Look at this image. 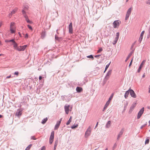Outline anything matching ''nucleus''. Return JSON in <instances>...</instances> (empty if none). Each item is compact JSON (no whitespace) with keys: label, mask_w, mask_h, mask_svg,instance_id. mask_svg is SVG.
<instances>
[{"label":"nucleus","mask_w":150,"mask_h":150,"mask_svg":"<svg viewBox=\"0 0 150 150\" xmlns=\"http://www.w3.org/2000/svg\"><path fill=\"white\" fill-rule=\"evenodd\" d=\"M27 9V8L26 7H24V10H23L22 11V14L24 17L25 18V20L28 23H31V22L30 21V20L28 19V17L27 15L26 14V12L24 11V10L25 9Z\"/></svg>","instance_id":"1"},{"label":"nucleus","mask_w":150,"mask_h":150,"mask_svg":"<svg viewBox=\"0 0 150 150\" xmlns=\"http://www.w3.org/2000/svg\"><path fill=\"white\" fill-rule=\"evenodd\" d=\"M113 96V94H112L110 97H109L108 100L107 102L104 105V107L103 110V111H105V109L107 108L108 107L109 105V104L110 101L112 100V98Z\"/></svg>","instance_id":"2"},{"label":"nucleus","mask_w":150,"mask_h":150,"mask_svg":"<svg viewBox=\"0 0 150 150\" xmlns=\"http://www.w3.org/2000/svg\"><path fill=\"white\" fill-rule=\"evenodd\" d=\"M112 70H110L107 72V73L104 78V83H105L107 81V80L109 78V76L111 74V73H112Z\"/></svg>","instance_id":"3"},{"label":"nucleus","mask_w":150,"mask_h":150,"mask_svg":"<svg viewBox=\"0 0 150 150\" xmlns=\"http://www.w3.org/2000/svg\"><path fill=\"white\" fill-rule=\"evenodd\" d=\"M144 110V108L143 107L139 112L137 117L138 119H139L143 114Z\"/></svg>","instance_id":"4"},{"label":"nucleus","mask_w":150,"mask_h":150,"mask_svg":"<svg viewBox=\"0 0 150 150\" xmlns=\"http://www.w3.org/2000/svg\"><path fill=\"white\" fill-rule=\"evenodd\" d=\"M121 22L118 20L115 21L113 23V27L116 28L119 26Z\"/></svg>","instance_id":"5"},{"label":"nucleus","mask_w":150,"mask_h":150,"mask_svg":"<svg viewBox=\"0 0 150 150\" xmlns=\"http://www.w3.org/2000/svg\"><path fill=\"white\" fill-rule=\"evenodd\" d=\"M130 91V94L131 96L133 98H135L136 97V95L134 91L131 88L129 89Z\"/></svg>","instance_id":"6"},{"label":"nucleus","mask_w":150,"mask_h":150,"mask_svg":"<svg viewBox=\"0 0 150 150\" xmlns=\"http://www.w3.org/2000/svg\"><path fill=\"white\" fill-rule=\"evenodd\" d=\"M91 131V128L89 127L85 133V136L86 137H88L90 134Z\"/></svg>","instance_id":"7"},{"label":"nucleus","mask_w":150,"mask_h":150,"mask_svg":"<svg viewBox=\"0 0 150 150\" xmlns=\"http://www.w3.org/2000/svg\"><path fill=\"white\" fill-rule=\"evenodd\" d=\"M69 31L70 33H73L72 23H70L69 26Z\"/></svg>","instance_id":"8"},{"label":"nucleus","mask_w":150,"mask_h":150,"mask_svg":"<svg viewBox=\"0 0 150 150\" xmlns=\"http://www.w3.org/2000/svg\"><path fill=\"white\" fill-rule=\"evenodd\" d=\"M27 47V45H24L23 46H20V48H17V50L19 51H24Z\"/></svg>","instance_id":"9"},{"label":"nucleus","mask_w":150,"mask_h":150,"mask_svg":"<svg viewBox=\"0 0 150 150\" xmlns=\"http://www.w3.org/2000/svg\"><path fill=\"white\" fill-rule=\"evenodd\" d=\"M124 129H122L120 131V132H119V133L118 136H117V140H118L120 137H121V136H122V135L123 133V132H124Z\"/></svg>","instance_id":"10"},{"label":"nucleus","mask_w":150,"mask_h":150,"mask_svg":"<svg viewBox=\"0 0 150 150\" xmlns=\"http://www.w3.org/2000/svg\"><path fill=\"white\" fill-rule=\"evenodd\" d=\"M145 31H143L142 33H141V35H140V37L139 39V42L140 43L142 40L143 38V37L144 35V33Z\"/></svg>","instance_id":"11"},{"label":"nucleus","mask_w":150,"mask_h":150,"mask_svg":"<svg viewBox=\"0 0 150 150\" xmlns=\"http://www.w3.org/2000/svg\"><path fill=\"white\" fill-rule=\"evenodd\" d=\"M70 105H68L67 106H64V109L66 113L68 114L69 112V108Z\"/></svg>","instance_id":"12"},{"label":"nucleus","mask_w":150,"mask_h":150,"mask_svg":"<svg viewBox=\"0 0 150 150\" xmlns=\"http://www.w3.org/2000/svg\"><path fill=\"white\" fill-rule=\"evenodd\" d=\"M16 115L18 117H20L22 115V111L19 110H18L16 112Z\"/></svg>","instance_id":"13"},{"label":"nucleus","mask_w":150,"mask_h":150,"mask_svg":"<svg viewBox=\"0 0 150 150\" xmlns=\"http://www.w3.org/2000/svg\"><path fill=\"white\" fill-rule=\"evenodd\" d=\"M54 132L52 131L51 134L50 138V140H54Z\"/></svg>","instance_id":"14"},{"label":"nucleus","mask_w":150,"mask_h":150,"mask_svg":"<svg viewBox=\"0 0 150 150\" xmlns=\"http://www.w3.org/2000/svg\"><path fill=\"white\" fill-rule=\"evenodd\" d=\"M130 93V91H129V89L126 92L125 94L124 97L125 98H128V96Z\"/></svg>","instance_id":"15"},{"label":"nucleus","mask_w":150,"mask_h":150,"mask_svg":"<svg viewBox=\"0 0 150 150\" xmlns=\"http://www.w3.org/2000/svg\"><path fill=\"white\" fill-rule=\"evenodd\" d=\"M17 8L14 9L11 12V13L9 14V16L10 17L12 16V14L15 13L16 12V11H17Z\"/></svg>","instance_id":"16"},{"label":"nucleus","mask_w":150,"mask_h":150,"mask_svg":"<svg viewBox=\"0 0 150 150\" xmlns=\"http://www.w3.org/2000/svg\"><path fill=\"white\" fill-rule=\"evenodd\" d=\"M60 124V123H59V122H57V124L55 125L54 127L55 130H57Z\"/></svg>","instance_id":"17"},{"label":"nucleus","mask_w":150,"mask_h":150,"mask_svg":"<svg viewBox=\"0 0 150 150\" xmlns=\"http://www.w3.org/2000/svg\"><path fill=\"white\" fill-rule=\"evenodd\" d=\"M76 90L77 92L78 93L81 92L83 90L82 88L78 86L76 87Z\"/></svg>","instance_id":"18"},{"label":"nucleus","mask_w":150,"mask_h":150,"mask_svg":"<svg viewBox=\"0 0 150 150\" xmlns=\"http://www.w3.org/2000/svg\"><path fill=\"white\" fill-rule=\"evenodd\" d=\"M143 62H142L141 63V64H140V65L139 67V68L137 70L138 72L139 73L140 72V71L141 70V69L143 67Z\"/></svg>","instance_id":"19"},{"label":"nucleus","mask_w":150,"mask_h":150,"mask_svg":"<svg viewBox=\"0 0 150 150\" xmlns=\"http://www.w3.org/2000/svg\"><path fill=\"white\" fill-rule=\"evenodd\" d=\"M133 51H132V52H131L129 54V55H128V56L127 57L125 60V61L126 62H127V61L128 60V59H129V58H130V56H131V55H132V53H133Z\"/></svg>","instance_id":"20"},{"label":"nucleus","mask_w":150,"mask_h":150,"mask_svg":"<svg viewBox=\"0 0 150 150\" xmlns=\"http://www.w3.org/2000/svg\"><path fill=\"white\" fill-rule=\"evenodd\" d=\"M55 39L56 40L58 41H60L61 40H62V38L60 37H59L57 36V35H55Z\"/></svg>","instance_id":"21"},{"label":"nucleus","mask_w":150,"mask_h":150,"mask_svg":"<svg viewBox=\"0 0 150 150\" xmlns=\"http://www.w3.org/2000/svg\"><path fill=\"white\" fill-rule=\"evenodd\" d=\"M58 143V141L57 140H56L55 142L54 147V150H55L56 148V147Z\"/></svg>","instance_id":"22"},{"label":"nucleus","mask_w":150,"mask_h":150,"mask_svg":"<svg viewBox=\"0 0 150 150\" xmlns=\"http://www.w3.org/2000/svg\"><path fill=\"white\" fill-rule=\"evenodd\" d=\"M48 120V119H47V117H46L45 118H44L42 121V122H41V123L42 124H45L47 122V121Z\"/></svg>","instance_id":"23"},{"label":"nucleus","mask_w":150,"mask_h":150,"mask_svg":"<svg viewBox=\"0 0 150 150\" xmlns=\"http://www.w3.org/2000/svg\"><path fill=\"white\" fill-rule=\"evenodd\" d=\"M132 9V7L128 9V10L127 12V13L130 15L131 13Z\"/></svg>","instance_id":"24"},{"label":"nucleus","mask_w":150,"mask_h":150,"mask_svg":"<svg viewBox=\"0 0 150 150\" xmlns=\"http://www.w3.org/2000/svg\"><path fill=\"white\" fill-rule=\"evenodd\" d=\"M45 36V33L44 31H42L41 34V38L42 39H43Z\"/></svg>","instance_id":"25"},{"label":"nucleus","mask_w":150,"mask_h":150,"mask_svg":"<svg viewBox=\"0 0 150 150\" xmlns=\"http://www.w3.org/2000/svg\"><path fill=\"white\" fill-rule=\"evenodd\" d=\"M136 103H133L132 106L130 107V109L131 110H132L134 109V108L136 106Z\"/></svg>","instance_id":"26"},{"label":"nucleus","mask_w":150,"mask_h":150,"mask_svg":"<svg viewBox=\"0 0 150 150\" xmlns=\"http://www.w3.org/2000/svg\"><path fill=\"white\" fill-rule=\"evenodd\" d=\"M111 123L110 121H108L107 124H106V126L107 128H109L110 126V124Z\"/></svg>","instance_id":"27"},{"label":"nucleus","mask_w":150,"mask_h":150,"mask_svg":"<svg viewBox=\"0 0 150 150\" xmlns=\"http://www.w3.org/2000/svg\"><path fill=\"white\" fill-rule=\"evenodd\" d=\"M14 28H10V30L11 33H15V30Z\"/></svg>","instance_id":"28"},{"label":"nucleus","mask_w":150,"mask_h":150,"mask_svg":"<svg viewBox=\"0 0 150 150\" xmlns=\"http://www.w3.org/2000/svg\"><path fill=\"white\" fill-rule=\"evenodd\" d=\"M149 137H148L146 138V141H145V144H148L149 142Z\"/></svg>","instance_id":"29"},{"label":"nucleus","mask_w":150,"mask_h":150,"mask_svg":"<svg viewBox=\"0 0 150 150\" xmlns=\"http://www.w3.org/2000/svg\"><path fill=\"white\" fill-rule=\"evenodd\" d=\"M32 146V144H30V145H28V146L26 147V149H25V150H29V149H30V148Z\"/></svg>","instance_id":"30"},{"label":"nucleus","mask_w":150,"mask_h":150,"mask_svg":"<svg viewBox=\"0 0 150 150\" xmlns=\"http://www.w3.org/2000/svg\"><path fill=\"white\" fill-rule=\"evenodd\" d=\"M13 47L17 50V48H18L17 47L18 44L15 42L14 43H13Z\"/></svg>","instance_id":"31"},{"label":"nucleus","mask_w":150,"mask_h":150,"mask_svg":"<svg viewBox=\"0 0 150 150\" xmlns=\"http://www.w3.org/2000/svg\"><path fill=\"white\" fill-rule=\"evenodd\" d=\"M86 57L88 58H89L91 59H94L93 57V55L92 54H91L90 55L87 56Z\"/></svg>","instance_id":"32"},{"label":"nucleus","mask_w":150,"mask_h":150,"mask_svg":"<svg viewBox=\"0 0 150 150\" xmlns=\"http://www.w3.org/2000/svg\"><path fill=\"white\" fill-rule=\"evenodd\" d=\"M78 126V125H74L72 126L71 127V128L72 129H74L76 128Z\"/></svg>","instance_id":"33"},{"label":"nucleus","mask_w":150,"mask_h":150,"mask_svg":"<svg viewBox=\"0 0 150 150\" xmlns=\"http://www.w3.org/2000/svg\"><path fill=\"white\" fill-rule=\"evenodd\" d=\"M129 15H130L129 14H128L127 13L126 14L125 18V20H127L128 19V18L129 17Z\"/></svg>","instance_id":"34"},{"label":"nucleus","mask_w":150,"mask_h":150,"mask_svg":"<svg viewBox=\"0 0 150 150\" xmlns=\"http://www.w3.org/2000/svg\"><path fill=\"white\" fill-rule=\"evenodd\" d=\"M110 62L109 64H108L106 66V67H105V70H107V69L108 68L110 65Z\"/></svg>","instance_id":"35"},{"label":"nucleus","mask_w":150,"mask_h":150,"mask_svg":"<svg viewBox=\"0 0 150 150\" xmlns=\"http://www.w3.org/2000/svg\"><path fill=\"white\" fill-rule=\"evenodd\" d=\"M15 24L14 23H11L10 24V28H14L13 26Z\"/></svg>","instance_id":"36"},{"label":"nucleus","mask_w":150,"mask_h":150,"mask_svg":"<svg viewBox=\"0 0 150 150\" xmlns=\"http://www.w3.org/2000/svg\"><path fill=\"white\" fill-rule=\"evenodd\" d=\"M117 144L116 143H115L114 145V146H113V147H112V150H114L115 148H116V147L117 146Z\"/></svg>","instance_id":"37"},{"label":"nucleus","mask_w":150,"mask_h":150,"mask_svg":"<svg viewBox=\"0 0 150 150\" xmlns=\"http://www.w3.org/2000/svg\"><path fill=\"white\" fill-rule=\"evenodd\" d=\"M71 122V120H70V119H69L68 121L66 123V125H68Z\"/></svg>","instance_id":"38"},{"label":"nucleus","mask_w":150,"mask_h":150,"mask_svg":"<svg viewBox=\"0 0 150 150\" xmlns=\"http://www.w3.org/2000/svg\"><path fill=\"white\" fill-rule=\"evenodd\" d=\"M27 26L28 28L30 30H32L33 29L32 26L29 25H27Z\"/></svg>","instance_id":"39"},{"label":"nucleus","mask_w":150,"mask_h":150,"mask_svg":"<svg viewBox=\"0 0 150 150\" xmlns=\"http://www.w3.org/2000/svg\"><path fill=\"white\" fill-rule=\"evenodd\" d=\"M14 74L18 76L19 74V72L18 71H16L14 73Z\"/></svg>","instance_id":"40"},{"label":"nucleus","mask_w":150,"mask_h":150,"mask_svg":"<svg viewBox=\"0 0 150 150\" xmlns=\"http://www.w3.org/2000/svg\"><path fill=\"white\" fill-rule=\"evenodd\" d=\"M9 41H10V42H12L13 43H14L15 42V41L14 39H12L9 40Z\"/></svg>","instance_id":"41"},{"label":"nucleus","mask_w":150,"mask_h":150,"mask_svg":"<svg viewBox=\"0 0 150 150\" xmlns=\"http://www.w3.org/2000/svg\"><path fill=\"white\" fill-rule=\"evenodd\" d=\"M103 50L102 48H100L98 50V53H99L101 52Z\"/></svg>","instance_id":"42"},{"label":"nucleus","mask_w":150,"mask_h":150,"mask_svg":"<svg viewBox=\"0 0 150 150\" xmlns=\"http://www.w3.org/2000/svg\"><path fill=\"white\" fill-rule=\"evenodd\" d=\"M147 124L146 123V124H144V125H142L140 127L141 129H142L144 127H145L146 125Z\"/></svg>","instance_id":"43"},{"label":"nucleus","mask_w":150,"mask_h":150,"mask_svg":"<svg viewBox=\"0 0 150 150\" xmlns=\"http://www.w3.org/2000/svg\"><path fill=\"white\" fill-rule=\"evenodd\" d=\"M119 32H117L116 34V37H117V38H119Z\"/></svg>","instance_id":"44"},{"label":"nucleus","mask_w":150,"mask_h":150,"mask_svg":"<svg viewBox=\"0 0 150 150\" xmlns=\"http://www.w3.org/2000/svg\"><path fill=\"white\" fill-rule=\"evenodd\" d=\"M132 61H133V59H132L130 63H129V68L130 67V66L132 64Z\"/></svg>","instance_id":"45"},{"label":"nucleus","mask_w":150,"mask_h":150,"mask_svg":"<svg viewBox=\"0 0 150 150\" xmlns=\"http://www.w3.org/2000/svg\"><path fill=\"white\" fill-rule=\"evenodd\" d=\"M149 33L147 35V38H149L150 36V32L149 31Z\"/></svg>","instance_id":"46"},{"label":"nucleus","mask_w":150,"mask_h":150,"mask_svg":"<svg viewBox=\"0 0 150 150\" xmlns=\"http://www.w3.org/2000/svg\"><path fill=\"white\" fill-rule=\"evenodd\" d=\"M146 4L148 5H150V0H149L146 2Z\"/></svg>","instance_id":"47"},{"label":"nucleus","mask_w":150,"mask_h":150,"mask_svg":"<svg viewBox=\"0 0 150 150\" xmlns=\"http://www.w3.org/2000/svg\"><path fill=\"white\" fill-rule=\"evenodd\" d=\"M45 150V146H43L41 149V150Z\"/></svg>","instance_id":"48"},{"label":"nucleus","mask_w":150,"mask_h":150,"mask_svg":"<svg viewBox=\"0 0 150 150\" xmlns=\"http://www.w3.org/2000/svg\"><path fill=\"white\" fill-rule=\"evenodd\" d=\"M31 139H32L34 140L36 139V138H35V137L34 136H32Z\"/></svg>","instance_id":"49"},{"label":"nucleus","mask_w":150,"mask_h":150,"mask_svg":"<svg viewBox=\"0 0 150 150\" xmlns=\"http://www.w3.org/2000/svg\"><path fill=\"white\" fill-rule=\"evenodd\" d=\"M53 141V140H49V142L50 144H52Z\"/></svg>","instance_id":"50"},{"label":"nucleus","mask_w":150,"mask_h":150,"mask_svg":"<svg viewBox=\"0 0 150 150\" xmlns=\"http://www.w3.org/2000/svg\"><path fill=\"white\" fill-rule=\"evenodd\" d=\"M127 105H128V103H127L126 105L125 104L124 106V108H125V109L127 107Z\"/></svg>","instance_id":"51"},{"label":"nucleus","mask_w":150,"mask_h":150,"mask_svg":"<svg viewBox=\"0 0 150 150\" xmlns=\"http://www.w3.org/2000/svg\"><path fill=\"white\" fill-rule=\"evenodd\" d=\"M28 34L26 33V34H25V38H28Z\"/></svg>","instance_id":"52"},{"label":"nucleus","mask_w":150,"mask_h":150,"mask_svg":"<svg viewBox=\"0 0 150 150\" xmlns=\"http://www.w3.org/2000/svg\"><path fill=\"white\" fill-rule=\"evenodd\" d=\"M42 77L41 76H40L39 77V80H41L42 79Z\"/></svg>","instance_id":"53"},{"label":"nucleus","mask_w":150,"mask_h":150,"mask_svg":"<svg viewBox=\"0 0 150 150\" xmlns=\"http://www.w3.org/2000/svg\"><path fill=\"white\" fill-rule=\"evenodd\" d=\"M100 56V55H97L95 56V57L97 58L99 57Z\"/></svg>","instance_id":"54"},{"label":"nucleus","mask_w":150,"mask_h":150,"mask_svg":"<svg viewBox=\"0 0 150 150\" xmlns=\"http://www.w3.org/2000/svg\"><path fill=\"white\" fill-rule=\"evenodd\" d=\"M136 43V42H135L132 45V46H131V49L134 46V44H135Z\"/></svg>","instance_id":"55"},{"label":"nucleus","mask_w":150,"mask_h":150,"mask_svg":"<svg viewBox=\"0 0 150 150\" xmlns=\"http://www.w3.org/2000/svg\"><path fill=\"white\" fill-rule=\"evenodd\" d=\"M132 110H131V109L130 108V109H129V114L131 113V112H132Z\"/></svg>","instance_id":"56"},{"label":"nucleus","mask_w":150,"mask_h":150,"mask_svg":"<svg viewBox=\"0 0 150 150\" xmlns=\"http://www.w3.org/2000/svg\"><path fill=\"white\" fill-rule=\"evenodd\" d=\"M11 77V75H10L8 76H6V79H9Z\"/></svg>","instance_id":"57"},{"label":"nucleus","mask_w":150,"mask_h":150,"mask_svg":"<svg viewBox=\"0 0 150 150\" xmlns=\"http://www.w3.org/2000/svg\"><path fill=\"white\" fill-rule=\"evenodd\" d=\"M117 41H116L115 40V41H114V42H113V43H112L113 45H115L117 43Z\"/></svg>","instance_id":"58"},{"label":"nucleus","mask_w":150,"mask_h":150,"mask_svg":"<svg viewBox=\"0 0 150 150\" xmlns=\"http://www.w3.org/2000/svg\"><path fill=\"white\" fill-rule=\"evenodd\" d=\"M62 120V118H61L60 119V120L59 121H57V122H59V123H61Z\"/></svg>","instance_id":"59"},{"label":"nucleus","mask_w":150,"mask_h":150,"mask_svg":"<svg viewBox=\"0 0 150 150\" xmlns=\"http://www.w3.org/2000/svg\"><path fill=\"white\" fill-rule=\"evenodd\" d=\"M5 42H10L9 40H5Z\"/></svg>","instance_id":"60"},{"label":"nucleus","mask_w":150,"mask_h":150,"mask_svg":"<svg viewBox=\"0 0 150 150\" xmlns=\"http://www.w3.org/2000/svg\"><path fill=\"white\" fill-rule=\"evenodd\" d=\"M98 122L97 123V124H96V125L95 127V128H96V127H97V126H98Z\"/></svg>","instance_id":"61"},{"label":"nucleus","mask_w":150,"mask_h":150,"mask_svg":"<svg viewBox=\"0 0 150 150\" xmlns=\"http://www.w3.org/2000/svg\"><path fill=\"white\" fill-rule=\"evenodd\" d=\"M118 38H117V37H116L115 38V40L116 41H117L118 40Z\"/></svg>","instance_id":"62"},{"label":"nucleus","mask_w":150,"mask_h":150,"mask_svg":"<svg viewBox=\"0 0 150 150\" xmlns=\"http://www.w3.org/2000/svg\"><path fill=\"white\" fill-rule=\"evenodd\" d=\"M145 77V75H144V74L142 76V78H144Z\"/></svg>","instance_id":"63"},{"label":"nucleus","mask_w":150,"mask_h":150,"mask_svg":"<svg viewBox=\"0 0 150 150\" xmlns=\"http://www.w3.org/2000/svg\"><path fill=\"white\" fill-rule=\"evenodd\" d=\"M149 93H150V85L149 86Z\"/></svg>","instance_id":"64"}]
</instances>
